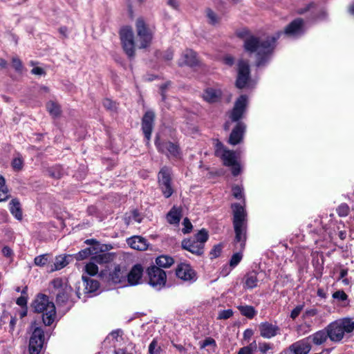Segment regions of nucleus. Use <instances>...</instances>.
Masks as SVG:
<instances>
[{
  "label": "nucleus",
  "instance_id": "nucleus-1",
  "mask_svg": "<svg viewBox=\"0 0 354 354\" xmlns=\"http://www.w3.org/2000/svg\"><path fill=\"white\" fill-rule=\"evenodd\" d=\"M305 32L304 22L301 18H297L290 23L284 31H279L273 36L257 37L249 36L244 40V49L245 51L257 55V66H263L268 60L270 55L273 52L276 41L281 35L287 37L297 38Z\"/></svg>",
  "mask_w": 354,
  "mask_h": 354
},
{
  "label": "nucleus",
  "instance_id": "nucleus-2",
  "mask_svg": "<svg viewBox=\"0 0 354 354\" xmlns=\"http://www.w3.org/2000/svg\"><path fill=\"white\" fill-rule=\"evenodd\" d=\"M232 207L234 212L233 224L236 234L235 241L240 243V249L243 250L246 241V213L243 206L239 204L235 203L232 205Z\"/></svg>",
  "mask_w": 354,
  "mask_h": 354
},
{
  "label": "nucleus",
  "instance_id": "nucleus-3",
  "mask_svg": "<svg viewBox=\"0 0 354 354\" xmlns=\"http://www.w3.org/2000/svg\"><path fill=\"white\" fill-rule=\"evenodd\" d=\"M328 338L333 342H339L344 334L354 330V322L349 318H344L329 324L326 327Z\"/></svg>",
  "mask_w": 354,
  "mask_h": 354
},
{
  "label": "nucleus",
  "instance_id": "nucleus-4",
  "mask_svg": "<svg viewBox=\"0 0 354 354\" xmlns=\"http://www.w3.org/2000/svg\"><path fill=\"white\" fill-rule=\"evenodd\" d=\"M32 306L35 312L43 313L42 319L45 325L50 326L53 324L56 315L55 306L53 302L49 301L46 295H38Z\"/></svg>",
  "mask_w": 354,
  "mask_h": 354
},
{
  "label": "nucleus",
  "instance_id": "nucleus-5",
  "mask_svg": "<svg viewBox=\"0 0 354 354\" xmlns=\"http://www.w3.org/2000/svg\"><path fill=\"white\" fill-rule=\"evenodd\" d=\"M208 237V232L202 229L194 236L183 240L182 248L194 254L201 255L203 254L205 243Z\"/></svg>",
  "mask_w": 354,
  "mask_h": 354
},
{
  "label": "nucleus",
  "instance_id": "nucleus-6",
  "mask_svg": "<svg viewBox=\"0 0 354 354\" xmlns=\"http://www.w3.org/2000/svg\"><path fill=\"white\" fill-rule=\"evenodd\" d=\"M215 155L222 159L224 165L232 167V174L236 176L241 173V166L236 160L235 152L227 149L218 140L215 143Z\"/></svg>",
  "mask_w": 354,
  "mask_h": 354
},
{
  "label": "nucleus",
  "instance_id": "nucleus-7",
  "mask_svg": "<svg viewBox=\"0 0 354 354\" xmlns=\"http://www.w3.org/2000/svg\"><path fill=\"white\" fill-rule=\"evenodd\" d=\"M158 186L163 196L169 198L174 193V187L171 183V169L167 167H163L158 175Z\"/></svg>",
  "mask_w": 354,
  "mask_h": 354
},
{
  "label": "nucleus",
  "instance_id": "nucleus-8",
  "mask_svg": "<svg viewBox=\"0 0 354 354\" xmlns=\"http://www.w3.org/2000/svg\"><path fill=\"white\" fill-rule=\"evenodd\" d=\"M53 286L52 292L56 296V301L58 304H64L67 302L72 289L66 283L63 282L61 278H56L51 282Z\"/></svg>",
  "mask_w": 354,
  "mask_h": 354
},
{
  "label": "nucleus",
  "instance_id": "nucleus-9",
  "mask_svg": "<svg viewBox=\"0 0 354 354\" xmlns=\"http://www.w3.org/2000/svg\"><path fill=\"white\" fill-rule=\"evenodd\" d=\"M136 28L138 41L140 43V48H147L150 44L153 38L152 30L148 27L142 17L137 19L136 21Z\"/></svg>",
  "mask_w": 354,
  "mask_h": 354
},
{
  "label": "nucleus",
  "instance_id": "nucleus-10",
  "mask_svg": "<svg viewBox=\"0 0 354 354\" xmlns=\"http://www.w3.org/2000/svg\"><path fill=\"white\" fill-rule=\"evenodd\" d=\"M149 284L156 290H160L166 283V273L161 268L151 266L147 269Z\"/></svg>",
  "mask_w": 354,
  "mask_h": 354
},
{
  "label": "nucleus",
  "instance_id": "nucleus-11",
  "mask_svg": "<svg viewBox=\"0 0 354 354\" xmlns=\"http://www.w3.org/2000/svg\"><path fill=\"white\" fill-rule=\"evenodd\" d=\"M44 342V332L40 327H36L29 341L30 354H39Z\"/></svg>",
  "mask_w": 354,
  "mask_h": 354
},
{
  "label": "nucleus",
  "instance_id": "nucleus-12",
  "mask_svg": "<svg viewBox=\"0 0 354 354\" xmlns=\"http://www.w3.org/2000/svg\"><path fill=\"white\" fill-rule=\"evenodd\" d=\"M124 50L129 57L134 56L133 33L131 28H124L120 32Z\"/></svg>",
  "mask_w": 354,
  "mask_h": 354
},
{
  "label": "nucleus",
  "instance_id": "nucleus-13",
  "mask_svg": "<svg viewBox=\"0 0 354 354\" xmlns=\"http://www.w3.org/2000/svg\"><path fill=\"white\" fill-rule=\"evenodd\" d=\"M176 277L189 283H193L196 281L197 275L195 270L188 263H180L176 269Z\"/></svg>",
  "mask_w": 354,
  "mask_h": 354
},
{
  "label": "nucleus",
  "instance_id": "nucleus-14",
  "mask_svg": "<svg viewBox=\"0 0 354 354\" xmlns=\"http://www.w3.org/2000/svg\"><path fill=\"white\" fill-rule=\"evenodd\" d=\"M155 145L160 152L165 153L168 157L177 158L180 156L179 147L176 143L170 141L160 142L157 138Z\"/></svg>",
  "mask_w": 354,
  "mask_h": 354
},
{
  "label": "nucleus",
  "instance_id": "nucleus-15",
  "mask_svg": "<svg viewBox=\"0 0 354 354\" xmlns=\"http://www.w3.org/2000/svg\"><path fill=\"white\" fill-rule=\"evenodd\" d=\"M238 75L236 86L239 88H245L250 78V66L247 61L240 60L238 63Z\"/></svg>",
  "mask_w": 354,
  "mask_h": 354
},
{
  "label": "nucleus",
  "instance_id": "nucleus-16",
  "mask_svg": "<svg viewBox=\"0 0 354 354\" xmlns=\"http://www.w3.org/2000/svg\"><path fill=\"white\" fill-rule=\"evenodd\" d=\"M110 257L107 254H100L92 258L91 261L84 266L85 274L94 276L98 272V267L96 263H106Z\"/></svg>",
  "mask_w": 354,
  "mask_h": 354
},
{
  "label": "nucleus",
  "instance_id": "nucleus-17",
  "mask_svg": "<svg viewBox=\"0 0 354 354\" xmlns=\"http://www.w3.org/2000/svg\"><path fill=\"white\" fill-rule=\"evenodd\" d=\"M246 95H241L236 101L234 106L230 113V118L232 122H238L243 116L247 106Z\"/></svg>",
  "mask_w": 354,
  "mask_h": 354
},
{
  "label": "nucleus",
  "instance_id": "nucleus-18",
  "mask_svg": "<svg viewBox=\"0 0 354 354\" xmlns=\"http://www.w3.org/2000/svg\"><path fill=\"white\" fill-rule=\"evenodd\" d=\"M154 118V113L151 111H148L145 113L142 120V129L147 143L151 139V135L153 127Z\"/></svg>",
  "mask_w": 354,
  "mask_h": 354
},
{
  "label": "nucleus",
  "instance_id": "nucleus-19",
  "mask_svg": "<svg viewBox=\"0 0 354 354\" xmlns=\"http://www.w3.org/2000/svg\"><path fill=\"white\" fill-rule=\"evenodd\" d=\"M311 344L307 337L297 341L289 346V350L294 354H308Z\"/></svg>",
  "mask_w": 354,
  "mask_h": 354
},
{
  "label": "nucleus",
  "instance_id": "nucleus-20",
  "mask_svg": "<svg viewBox=\"0 0 354 354\" xmlns=\"http://www.w3.org/2000/svg\"><path fill=\"white\" fill-rule=\"evenodd\" d=\"M259 328L261 336L267 339L274 337L279 331V328L277 325L268 322H262Z\"/></svg>",
  "mask_w": 354,
  "mask_h": 354
},
{
  "label": "nucleus",
  "instance_id": "nucleus-21",
  "mask_svg": "<svg viewBox=\"0 0 354 354\" xmlns=\"http://www.w3.org/2000/svg\"><path fill=\"white\" fill-rule=\"evenodd\" d=\"M245 130V125L243 122H239L230 133L229 143L232 145L240 143L243 140Z\"/></svg>",
  "mask_w": 354,
  "mask_h": 354
},
{
  "label": "nucleus",
  "instance_id": "nucleus-22",
  "mask_svg": "<svg viewBox=\"0 0 354 354\" xmlns=\"http://www.w3.org/2000/svg\"><path fill=\"white\" fill-rule=\"evenodd\" d=\"M142 267L139 264L135 265L131 268L129 274L126 275V277H127L128 283L131 286H136L138 284L142 279Z\"/></svg>",
  "mask_w": 354,
  "mask_h": 354
},
{
  "label": "nucleus",
  "instance_id": "nucleus-23",
  "mask_svg": "<svg viewBox=\"0 0 354 354\" xmlns=\"http://www.w3.org/2000/svg\"><path fill=\"white\" fill-rule=\"evenodd\" d=\"M178 63L180 66H196L198 64V59L196 57V53L192 50L187 49L183 53Z\"/></svg>",
  "mask_w": 354,
  "mask_h": 354
},
{
  "label": "nucleus",
  "instance_id": "nucleus-24",
  "mask_svg": "<svg viewBox=\"0 0 354 354\" xmlns=\"http://www.w3.org/2000/svg\"><path fill=\"white\" fill-rule=\"evenodd\" d=\"M127 244L133 249L144 251L149 246L147 239L140 236H134L127 240Z\"/></svg>",
  "mask_w": 354,
  "mask_h": 354
},
{
  "label": "nucleus",
  "instance_id": "nucleus-25",
  "mask_svg": "<svg viewBox=\"0 0 354 354\" xmlns=\"http://www.w3.org/2000/svg\"><path fill=\"white\" fill-rule=\"evenodd\" d=\"M307 338L308 339L310 343L312 342L316 346H319L326 342L328 338V335L325 328L323 330H318L315 333L309 335L307 337Z\"/></svg>",
  "mask_w": 354,
  "mask_h": 354
},
{
  "label": "nucleus",
  "instance_id": "nucleus-26",
  "mask_svg": "<svg viewBox=\"0 0 354 354\" xmlns=\"http://www.w3.org/2000/svg\"><path fill=\"white\" fill-rule=\"evenodd\" d=\"M222 92L220 89L207 88L204 93L203 98L205 101L209 103L217 102L221 97Z\"/></svg>",
  "mask_w": 354,
  "mask_h": 354
},
{
  "label": "nucleus",
  "instance_id": "nucleus-27",
  "mask_svg": "<svg viewBox=\"0 0 354 354\" xmlns=\"http://www.w3.org/2000/svg\"><path fill=\"white\" fill-rule=\"evenodd\" d=\"M126 274L121 270L119 266H115L114 270L109 274V281L114 284H120L124 281Z\"/></svg>",
  "mask_w": 354,
  "mask_h": 354
},
{
  "label": "nucleus",
  "instance_id": "nucleus-28",
  "mask_svg": "<svg viewBox=\"0 0 354 354\" xmlns=\"http://www.w3.org/2000/svg\"><path fill=\"white\" fill-rule=\"evenodd\" d=\"M82 279L84 283V290L86 293H92L98 289L100 283L97 280L91 279L85 274H82Z\"/></svg>",
  "mask_w": 354,
  "mask_h": 354
},
{
  "label": "nucleus",
  "instance_id": "nucleus-29",
  "mask_svg": "<svg viewBox=\"0 0 354 354\" xmlns=\"http://www.w3.org/2000/svg\"><path fill=\"white\" fill-rule=\"evenodd\" d=\"M257 273L254 271L248 272L244 277V285L243 287L248 289H252L258 286V277Z\"/></svg>",
  "mask_w": 354,
  "mask_h": 354
},
{
  "label": "nucleus",
  "instance_id": "nucleus-30",
  "mask_svg": "<svg viewBox=\"0 0 354 354\" xmlns=\"http://www.w3.org/2000/svg\"><path fill=\"white\" fill-rule=\"evenodd\" d=\"M10 213L17 219H22V210L19 201L17 198L12 199L9 203Z\"/></svg>",
  "mask_w": 354,
  "mask_h": 354
},
{
  "label": "nucleus",
  "instance_id": "nucleus-31",
  "mask_svg": "<svg viewBox=\"0 0 354 354\" xmlns=\"http://www.w3.org/2000/svg\"><path fill=\"white\" fill-rule=\"evenodd\" d=\"M67 257L65 256H58L55 258L54 265L51 266L50 272L59 270L64 268L68 263Z\"/></svg>",
  "mask_w": 354,
  "mask_h": 354
},
{
  "label": "nucleus",
  "instance_id": "nucleus-32",
  "mask_svg": "<svg viewBox=\"0 0 354 354\" xmlns=\"http://www.w3.org/2000/svg\"><path fill=\"white\" fill-rule=\"evenodd\" d=\"M238 309L242 315L249 319L253 318L257 314L256 310L252 306H238Z\"/></svg>",
  "mask_w": 354,
  "mask_h": 354
},
{
  "label": "nucleus",
  "instance_id": "nucleus-33",
  "mask_svg": "<svg viewBox=\"0 0 354 354\" xmlns=\"http://www.w3.org/2000/svg\"><path fill=\"white\" fill-rule=\"evenodd\" d=\"M167 218L170 224H178L180 220V212L174 207L167 214Z\"/></svg>",
  "mask_w": 354,
  "mask_h": 354
},
{
  "label": "nucleus",
  "instance_id": "nucleus-34",
  "mask_svg": "<svg viewBox=\"0 0 354 354\" xmlns=\"http://www.w3.org/2000/svg\"><path fill=\"white\" fill-rule=\"evenodd\" d=\"M156 263L158 268H168L174 263V259L168 256H160L156 260Z\"/></svg>",
  "mask_w": 354,
  "mask_h": 354
},
{
  "label": "nucleus",
  "instance_id": "nucleus-35",
  "mask_svg": "<svg viewBox=\"0 0 354 354\" xmlns=\"http://www.w3.org/2000/svg\"><path fill=\"white\" fill-rule=\"evenodd\" d=\"M46 109L49 113L53 117H57L60 115L61 113V109L59 105L53 101H50L46 104Z\"/></svg>",
  "mask_w": 354,
  "mask_h": 354
},
{
  "label": "nucleus",
  "instance_id": "nucleus-36",
  "mask_svg": "<svg viewBox=\"0 0 354 354\" xmlns=\"http://www.w3.org/2000/svg\"><path fill=\"white\" fill-rule=\"evenodd\" d=\"M24 161L21 155L18 154L11 161V167L15 171H20L23 169Z\"/></svg>",
  "mask_w": 354,
  "mask_h": 354
},
{
  "label": "nucleus",
  "instance_id": "nucleus-37",
  "mask_svg": "<svg viewBox=\"0 0 354 354\" xmlns=\"http://www.w3.org/2000/svg\"><path fill=\"white\" fill-rule=\"evenodd\" d=\"M50 256L49 254H44L37 256L34 259V264L38 267H44L50 262Z\"/></svg>",
  "mask_w": 354,
  "mask_h": 354
},
{
  "label": "nucleus",
  "instance_id": "nucleus-38",
  "mask_svg": "<svg viewBox=\"0 0 354 354\" xmlns=\"http://www.w3.org/2000/svg\"><path fill=\"white\" fill-rule=\"evenodd\" d=\"M48 172L50 176L55 178H60L64 174L63 168L59 165L49 168Z\"/></svg>",
  "mask_w": 354,
  "mask_h": 354
},
{
  "label": "nucleus",
  "instance_id": "nucleus-39",
  "mask_svg": "<svg viewBox=\"0 0 354 354\" xmlns=\"http://www.w3.org/2000/svg\"><path fill=\"white\" fill-rule=\"evenodd\" d=\"M199 346L201 349H203L207 346H210L212 348L209 352L214 353L215 351V348L216 347V341L212 337H207L203 341L199 342Z\"/></svg>",
  "mask_w": 354,
  "mask_h": 354
},
{
  "label": "nucleus",
  "instance_id": "nucleus-40",
  "mask_svg": "<svg viewBox=\"0 0 354 354\" xmlns=\"http://www.w3.org/2000/svg\"><path fill=\"white\" fill-rule=\"evenodd\" d=\"M257 342L256 341H253L248 346L241 348L238 352V354H253V353L257 350Z\"/></svg>",
  "mask_w": 354,
  "mask_h": 354
},
{
  "label": "nucleus",
  "instance_id": "nucleus-41",
  "mask_svg": "<svg viewBox=\"0 0 354 354\" xmlns=\"http://www.w3.org/2000/svg\"><path fill=\"white\" fill-rule=\"evenodd\" d=\"M206 13L210 24L216 25L219 22L218 17L211 9H207Z\"/></svg>",
  "mask_w": 354,
  "mask_h": 354
},
{
  "label": "nucleus",
  "instance_id": "nucleus-42",
  "mask_svg": "<svg viewBox=\"0 0 354 354\" xmlns=\"http://www.w3.org/2000/svg\"><path fill=\"white\" fill-rule=\"evenodd\" d=\"M349 207L346 203H342L337 208V212L341 217L346 216L349 212Z\"/></svg>",
  "mask_w": 354,
  "mask_h": 354
},
{
  "label": "nucleus",
  "instance_id": "nucleus-43",
  "mask_svg": "<svg viewBox=\"0 0 354 354\" xmlns=\"http://www.w3.org/2000/svg\"><path fill=\"white\" fill-rule=\"evenodd\" d=\"M243 255L241 252H236L232 255L230 261V265L232 267L236 266L241 260L242 259Z\"/></svg>",
  "mask_w": 354,
  "mask_h": 354
},
{
  "label": "nucleus",
  "instance_id": "nucleus-44",
  "mask_svg": "<svg viewBox=\"0 0 354 354\" xmlns=\"http://www.w3.org/2000/svg\"><path fill=\"white\" fill-rule=\"evenodd\" d=\"M233 315L232 309L221 310L218 315V319H227Z\"/></svg>",
  "mask_w": 354,
  "mask_h": 354
},
{
  "label": "nucleus",
  "instance_id": "nucleus-45",
  "mask_svg": "<svg viewBox=\"0 0 354 354\" xmlns=\"http://www.w3.org/2000/svg\"><path fill=\"white\" fill-rule=\"evenodd\" d=\"M149 353L150 354H159L160 347L158 346V344L156 339H153L149 346Z\"/></svg>",
  "mask_w": 354,
  "mask_h": 354
},
{
  "label": "nucleus",
  "instance_id": "nucleus-46",
  "mask_svg": "<svg viewBox=\"0 0 354 354\" xmlns=\"http://www.w3.org/2000/svg\"><path fill=\"white\" fill-rule=\"evenodd\" d=\"M183 225L184 227L182 229V232L184 234L189 233L192 229V224L190 221L187 218H185L183 220Z\"/></svg>",
  "mask_w": 354,
  "mask_h": 354
},
{
  "label": "nucleus",
  "instance_id": "nucleus-47",
  "mask_svg": "<svg viewBox=\"0 0 354 354\" xmlns=\"http://www.w3.org/2000/svg\"><path fill=\"white\" fill-rule=\"evenodd\" d=\"M310 330V326L306 324H301L297 326V331L299 335H304Z\"/></svg>",
  "mask_w": 354,
  "mask_h": 354
},
{
  "label": "nucleus",
  "instance_id": "nucleus-48",
  "mask_svg": "<svg viewBox=\"0 0 354 354\" xmlns=\"http://www.w3.org/2000/svg\"><path fill=\"white\" fill-rule=\"evenodd\" d=\"M333 297L340 301H345L347 299L348 296L343 290H338L333 294Z\"/></svg>",
  "mask_w": 354,
  "mask_h": 354
},
{
  "label": "nucleus",
  "instance_id": "nucleus-49",
  "mask_svg": "<svg viewBox=\"0 0 354 354\" xmlns=\"http://www.w3.org/2000/svg\"><path fill=\"white\" fill-rule=\"evenodd\" d=\"M222 251V245L218 244L215 245L210 252V255L212 258L218 257Z\"/></svg>",
  "mask_w": 354,
  "mask_h": 354
},
{
  "label": "nucleus",
  "instance_id": "nucleus-50",
  "mask_svg": "<svg viewBox=\"0 0 354 354\" xmlns=\"http://www.w3.org/2000/svg\"><path fill=\"white\" fill-rule=\"evenodd\" d=\"M232 193L233 196L237 199H241L243 197V189L239 186L233 187Z\"/></svg>",
  "mask_w": 354,
  "mask_h": 354
},
{
  "label": "nucleus",
  "instance_id": "nucleus-51",
  "mask_svg": "<svg viewBox=\"0 0 354 354\" xmlns=\"http://www.w3.org/2000/svg\"><path fill=\"white\" fill-rule=\"evenodd\" d=\"M304 306L303 305H299L297 306L290 313V317L293 319H296L299 314L301 313V310H303Z\"/></svg>",
  "mask_w": 354,
  "mask_h": 354
},
{
  "label": "nucleus",
  "instance_id": "nucleus-52",
  "mask_svg": "<svg viewBox=\"0 0 354 354\" xmlns=\"http://www.w3.org/2000/svg\"><path fill=\"white\" fill-rule=\"evenodd\" d=\"M272 348V345H271L269 343L263 342V343L259 344V349L263 354L266 353V352L268 351H269Z\"/></svg>",
  "mask_w": 354,
  "mask_h": 354
},
{
  "label": "nucleus",
  "instance_id": "nucleus-53",
  "mask_svg": "<svg viewBox=\"0 0 354 354\" xmlns=\"http://www.w3.org/2000/svg\"><path fill=\"white\" fill-rule=\"evenodd\" d=\"M9 198L7 187H0V202L5 201Z\"/></svg>",
  "mask_w": 354,
  "mask_h": 354
},
{
  "label": "nucleus",
  "instance_id": "nucleus-54",
  "mask_svg": "<svg viewBox=\"0 0 354 354\" xmlns=\"http://www.w3.org/2000/svg\"><path fill=\"white\" fill-rule=\"evenodd\" d=\"M103 106L108 110H113L115 109V103L110 99H105L103 101Z\"/></svg>",
  "mask_w": 354,
  "mask_h": 354
},
{
  "label": "nucleus",
  "instance_id": "nucleus-55",
  "mask_svg": "<svg viewBox=\"0 0 354 354\" xmlns=\"http://www.w3.org/2000/svg\"><path fill=\"white\" fill-rule=\"evenodd\" d=\"M91 250L90 249H84L83 250H81L79 253H78V259H85V258H87L88 257H89L91 255Z\"/></svg>",
  "mask_w": 354,
  "mask_h": 354
},
{
  "label": "nucleus",
  "instance_id": "nucleus-56",
  "mask_svg": "<svg viewBox=\"0 0 354 354\" xmlns=\"http://www.w3.org/2000/svg\"><path fill=\"white\" fill-rule=\"evenodd\" d=\"M2 254L6 257H12L13 255L12 250L8 246H4L2 249Z\"/></svg>",
  "mask_w": 354,
  "mask_h": 354
},
{
  "label": "nucleus",
  "instance_id": "nucleus-57",
  "mask_svg": "<svg viewBox=\"0 0 354 354\" xmlns=\"http://www.w3.org/2000/svg\"><path fill=\"white\" fill-rule=\"evenodd\" d=\"M12 66L17 71H20L22 68V64L17 57L12 58Z\"/></svg>",
  "mask_w": 354,
  "mask_h": 354
},
{
  "label": "nucleus",
  "instance_id": "nucleus-58",
  "mask_svg": "<svg viewBox=\"0 0 354 354\" xmlns=\"http://www.w3.org/2000/svg\"><path fill=\"white\" fill-rule=\"evenodd\" d=\"M31 73L36 75H44L46 74L45 71L41 67H34L31 70Z\"/></svg>",
  "mask_w": 354,
  "mask_h": 354
},
{
  "label": "nucleus",
  "instance_id": "nucleus-59",
  "mask_svg": "<svg viewBox=\"0 0 354 354\" xmlns=\"http://www.w3.org/2000/svg\"><path fill=\"white\" fill-rule=\"evenodd\" d=\"M27 304V298L24 296H21L17 299V304L19 306L24 307L26 306Z\"/></svg>",
  "mask_w": 354,
  "mask_h": 354
},
{
  "label": "nucleus",
  "instance_id": "nucleus-60",
  "mask_svg": "<svg viewBox=\"0 0 354 354\" xmlns=\"http://www.w3.org/2000/svg\"><path fill=\"white\" fill-rule=\"evenodd\" d=\"M122 335L120 330L112 331L108 336V338H112L113 339L117 340L118 337Z\"/></svg>",
  "mask_w": 354,
  "mask_h": 354
},
{
  "label": "nucleus",
  "instance_id": "nucleus-61",
  "mask_svg": "<svg viewBox=\"0 0 354 354\" xmlns=\"http://www.w3.org/2000/svg\"><path fill=\"white\" fill-rule=\"evenodd\" d=\"M173 56H174L173 51L170 49H168L167 51H165L163 57L165 60L169 61V60L172 59Z\"/></svg>",
  "mask_w": 354,
  "mask_h": 354
},
{
  "label": "nucleus",
  "instance_id": "nucleus-62",
  "mask_svg": "<svg viewBox=\"0 0 354 354\" xmlns=\"http://www.w3.org/2000/svg\"><path fill=\"white\" fill-rule=\"evenodd\" d=\"M317 313H318L317 310L315 309V308L307 310L305 312L304 316L305 317H313V316H315L317 314Z\"/></svg>",
  "mask_w": 354,
  "mask_h": 354
},
{
  "label": "nucleus",
  "instance_id": "nucleus-63",
  "mask_svg": "<svg viewBox=\"0 0 354 354\" xmlns=\"http://www.w3.org/2000/svg\"><path fill=\"white\" fill-rule=\"evenodd\" d=\"M315 9V5L314 3H310L308 4L305 9H300L298 10V13L299 14H304L306 12L310 10V9Z\"/></svg>",
  "mask_w": 354,
  "mask_h": 354
},
{
  "label": "nucleus",
  "instance_id": "nucleus-64",
  "mask_svg": "<svg viewBox=\"0 0 354 354\" xmlns=\"http://www.w3.org/2000/svg\"><path fill=\"white\" fill-rule=\"evenodd\" d=\"M253 335V331L252 329H246L243 333V337L245 339H250Z\"/></svg>",
  "mask_w": 354,
  "mask_h": 354
}]
</instances>
